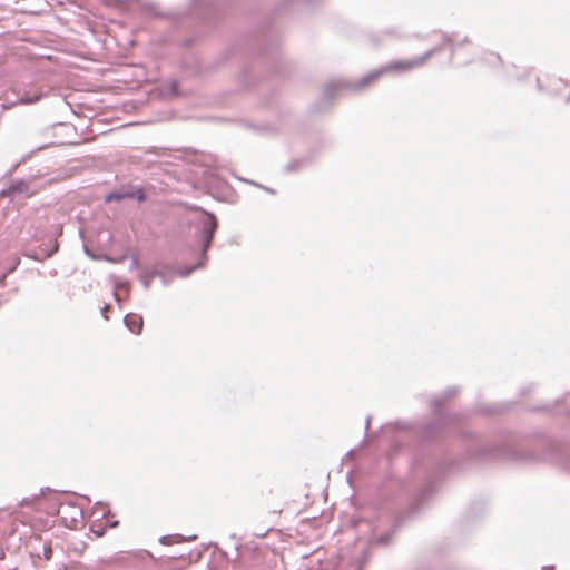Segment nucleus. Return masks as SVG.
I'll return each mask as SVG.
<instances>
[{"label":"nucleus","mask_w":570,"mask_h":570,"mask_svg":"<svg viewBox=\"0 0 570 570\" xmlns=\"http://www.w3.org/2000/svg\"><path fill=\"white\" fill-rule=\"evenodd\" d=\"M502 460L517 464L549 462L570 473V449L560 446L549 435L541 433L529 436L522 433L503 431L492 439L469 433L464 443V454L438 448L424 451L411 464L409 482L391 481L379 494V508L390 510L395 500V491L412 493V502L406 518L420 513L438 490V482L448 475L462 471L468 465Z\"/></svg>","instance_id":"f257e3e1"},{"label":"nucleus","mask_w":570,"mask_h":570,"mask_svg":"<svg viewBox=\"0 0 570 570\" xmlns=\"http://www.w3.org/2000/svg\"><path fill=\"white\" fill-rule=\"evenodd\" d=\"M460 393L459 386H449L443 394L435 396L432 401L434 420L424 424H414L403 421L387 423L384 428L387 430H400L420 444H424L439 439L444 432L456 430L463 422V417L456 413H448L444 411V404Z\"/></svg>","instance_id":"f03ea898"},{"label":"nucleus","mask_w":570,"mask_h":570,"mask_svg":"<svg viewBox=\"0 0 570 570\" xmlns=\"http://www.w3.org/2000/svg\"><path fill=\"white\" fill-rule=\"evenodd\" d=\"M382 73H366L356 82L332 80L324 86L322 97L313 102L309 111L313 115H321L331 110L334 101L347 92H362L377 81Z\"/></svg>","instance_id":"7ed1b4c3"},{"label":"nucleus","mask_w":570,"mask_h":570,"mask_svg":"<svg viewBox=\"0 0 570 570\" xmlns=\"http://www.w3.org/2000/svg\"><path fill=\"white\" fill-rule=\"evenodd\" d=\"M517 82L541 92L570 99V79L558 73H520Z\"/></svg>","instance_id":"20e7f679"},{"label":"nucleus","mask_w":570,"mask_h":570,"mask_svg":"<svg viewBox=\"0 0 570 570\" xmlns=\"http://www.w3.org/2000/svg\"><path fill=\"white\" fill-rule=\"evenodd\" d=\"M218 229V219L212 212L202 210V216L195 224V239L199 245L198 266L205 267L208 261V250L212 247Z\"/></svg>","instance_id":"39448f33"},{"label":"nucleus","mask_w":570,"mask_h":570,"mask_svg":"<svg viewBox=\"0 0 570 570\" xmlns=\"http://www.w3.org/2000/svg\"><path fill=\"white\" fill-rule=\"evenodd\" d=\"M37 193L36 176L30 175L27 178L12 179L9 185L0 191V195L16 199L18 197L30 198Z\"/></svg>","instance_id":"423d86ee"},{"label":"nucleus","mask_w":570,"mask_h":570,"mask_svg":"<svg viewBox=\"0 0 570 570\" xmlns=\"http://www.w3.org/2000/svg\"><path fill=\"white\" fill-rule=\"evenodd\" d=\"M198 268H203V266H198V262L195 265H187L184 267H177L175 264L170 263H158L157 266L151 271V276H168L170 278L178 276L186 278Z\"/></svg>","instance_id":"0eeeda50"},{"label":"nucleus","mask_w":570,"mask_h":570,"mask_svg":"<svg viewBox=\"0 0 570 570\" xmlns=\"http://www.w3.org/2000/svg\"><path fill=\"white\" fill-rule=\"evenodd\" d=\"M392 511H393L392 525L386 531L374 535L370 540V546L387 547L392 543L393 538L396 534V532L399 531V529L402 527L403 519H404L402 513L395 511L394 509H392Z\"/></svg>","instance_id":"6e6552de"},{"label":"nucleus","mask_w":570,"mask_h":570,"mask_svg":"<svg viewBox=\"0 0 570 570\" xmlns=\"http://www.w3.org/2000/svg\"><path fill=\"white\" fill-rule=\"evenodd\" d=\"M58 250L59 243L56 238H52L48 243L42 242L37 247L24 249L22 254L33 261L43 262L45 259L51 258Z\"/></svg>","instance_id":"1a4fd4ad"},{"label":"nucleus","mask_w":570,"mask_h":570,"mask_svg":"<svg viewBox=\"0 0 570 570\" xmlns=\"http://www.w3.org/2000/svg\"><path fill=\"white\" fill-rule=\"evenodd\" d=\"M56 88L53 86H47L46 88L41 87L37 91L26 90L19 98L21 104L30 105L39 101L43 97H47L51 91H55Z\"/></svg>","instance_id":"9d476101"},{"label":"nucleus","mask_w":570,"mask_h":570,"mask_svg":"<svg viewBox=\"0 0 570 570\" xmlns=\"http://www.w3.org/2000/svg\"><path fill=\"white\" fill-rule=\"evenodd\" d=\"M69 511L70 519L72 522H77L78 518L82 517V509L72 502H66V501H58L57 502V513L61 515L62 519H67V510Z\"/></svg>","instance_id":"9b49d317"},{"label":"nucleus","mask_w":570,"mask_h":570,"mask_svg":"<svg viewBox=\"0 0 570 570\" xmlns=\"http://www.w3.org/2000/svg\"><path fill=\"white\" fill-rule=\"evenodd\" d=\"M515 405L517 402L514 401H504L497 402L487 406H480L478 410L483 414H500L513 410Z\"/></svg>","instance_id":"f8f14e48"},{"label":"nucleus","mask_w":570,"mask_h":570,"mask_svg":"<svg viewBox=\"0 0 570 570\" xmlns=\"http://www.w3.org/2000/svg\"><path fill=\"white\" fill-rule=\"evenodd\" d=\"M124 324L132 334L138 335L142 331L144 320L138 314L128 313L124 317Z\"/></svg>","instance_id":"ddd939ff"},{"label":"nucleus","mask_w":570,"mask_h":570,"mask_svg":"<svg viewBox=\"0 0 570 570\" xmlns=\"http://www.w3.org/2000/svg\"><path fill=\"white\" fill-rule=\"evenodd\" d=\"M125 199H136L139 203H144L147 199V193L145 188L136 185H129L126 189H122Z\"/></svg>","instance_id":"4468645a"},{"label":"nucleus","mask_w":570,"mask_h":570,"mask_svg":"<svg viewBox=\"0 0 570 570\" xmlns=\"http://www.w3.org/2000/svg\"><path fill=\"white\" fill-rule=\"evenodd\" d=\"M314 156H305L302 158L292 159L285 167L284 173L285 174H292L299 171L305 166L309 165L314 160Z\"/></svg>","instance_id":"2eb2a0df"},{"label":"nucleus","mask_w":570,"mask_h":570,"mask_svg":"<svg viewBox=\"0 0 570 570\" xmlns=\"http://www.w3.org/2000/svg\"><path fill=\"white\" fill-rule=\"evenodd\" d=\"M49 145H41V146H38L37 148H35L33 150L27 153L26 155H23L21 157V159L19 161H17L16 164H13L7 171L6 174L3 175V178H7V177H10L13 175V173L24 163H27L37 151H40L45 148H47Z\"/></svg>","instance_id":"dca6fc26"},{"label":"nucleus","mask_w":570,"mask_h":570,"mask_svg":"<svg viewBox=\"0 0 570 570\" xmlns=\"http://www.w3.org/2000/svg\"><path fill=\"white\" fill-rule=\"evenodd\" d=\"M124 199H125V197H124L122 190H112L105 196L106 203H111L114 200L121 202Z\"/></svg>","instance_id":"f3484780"},{"label":"nucleus","mask_w":570,"mask_h":570,"mask_svg":"<svg viewBox=\"0 0 570 570\" xmlns=\"http://www.w3.org/2000/svg\"><path fill=\"white\" fill-rule=\"evenodd\" d=\"M175 541H183V537L180 534H166L159 538V542L164 546L171 544Z\"/></svg>","instance_id":"a211bd4d"},{"label":"nucleus","mask_w":570,"mask_h":570,"mask_svg":"<svg viewBox=\"0 0 570 570\" xmlns=\"http://www.w3.org/2000/svg\"><path fill=\"white\" fill-rule=\"evenodd\" d=\"M165 92L171 97L178 96L179 95L178 82L175 80L168 82V85L166 86Z\"/></svg>","instance_id":"6ab92c4d"},{"label":"nucleus","mask_w":570,"mask_h":570,"mask_svg":"<svg viewBox=\"0 0 570 570\" xmlns=\"http://www.w3.org/2000/svg\"><path fill=\"white\" fill-rule=\"evenodd\" d=\"M156 276H151V271L150 272H145V273H141L140 274V281L144 285V287L146 289H149L150 287V284H151V281L155 278Z\"/></svg>","instance_id":"aec40b11"},{"label":"nucleus","mask_w":570,"mask_h":570,"mask_svg":"<svg viewBox=\"0 0 570 570\" xmlns=\"http://www.w3.org/2000/svg\"><path fill=\"white\" fill-rule=\"evenodd\" d=\"M537 386L538 385L535 383H528L519 390V395L525 396L528 394H531L537 390Z\"/></svg>","instance_id":"412c9836"},{"label":"nucleus","mask_w":570,"mask_h":570,"mask_svg":"<svg viewBox=\"0 0 570 570\" xmlns=\"http://www.w3.org/2000/svg\"><path fill=\"white\" fill-rule=\"evenodd\" d=\"M402 448H403V441L399 438L393 439L391 442V455H393L394 453L400 451Z\"/></svg>","instance_id":"4be33fe9"},{"label":"nucleus","mask_w":570,"mask_h":570,"mask_svg":"<svg viewBox=\"0 0 570 570\" xmlns=\"http://www.w3.org/2000/svg\"><path fill=\"white\" fill-rule=\"evenodd\" d=\"M42 558L45 560H50L52 558V548L50 544L45 543L42 546Z\"/></svg>","instance_id":"5701e85b"},{"label":"nucleus","mask_w":570,"mask_h":570,"mask_svg":"<svg viewBox=\"0 0 570 570\" xmlns=\"http://www.w3.org/2000/svg\"><path fill=\"white\" fill-rule=\"evenodd\" d=\"M19 264H20V258L18 256H16L13 259V263L7 268V271L3 274H7V276L9 274H12L17 269Z\"/></svg>","instance_id":"b1692460"},{"label":"nucleus","mask_w":570,"mask_h":570,"mask_svg":"<svg viewBox=\"0 0 570 570\" xmlns=\"http://www.w3.org/2000/svg\"><path fill=\"white\" fill-rule=\"evenodd\" d=\"M38 499H39V495H33V497H31V498H23V499L21 500V503H20V504H21L22 507H29V505H31V504H32L36 500H38Z\"/></svg>","instance_id":"393cba45"},{"label":"nucleus","mask_w":570,"mask_h":570,"mask_svg":"<svg viewBox=\"0 0 570 570\" xmlns=\"http://www.w3.org/2000/svg\"><path fill=\"white\" fill-rule=\"evenodd\" d=\"M159 278H160L161 284H163L164 286H168V285H170V283H171V281H173V278H170V277H168V276H163V277H159Z\"/></svg>","instance_id":"a878e982"},{"label":"nucleus","mask_w":570,"mask_h":570,"mask_svg":"<svg viewBox=\"0 0 570 570\" xmlns=\"http://www.w3.org/2000/svg\"><path fill=\"white\" fill-rule=\"evenodd\" d=\"M108 308H110V305L109 304H106L102 308H101V315L105 320H108V315H107V311Z\"/></svg>","instance_id":"bb28decb"},{"label":"nucleus","mask_w":570,"mask_h":570,"mask_svg":"<svg viewBox=\"0 0 570 570\" xmlns=\"http://www.w3.org/2000/svg\"><path fill=\"white\" fill-rule=\"evenodd\" d=\"M138 266H139V262H138V259L134 256V257L131 258L130 269L138 268Z\"/></svg>","instance_id":"cd10ccee"},{"label":"nucleus","mask_w":570,"mask_h":570,"mask_svg":"<svg viewBox=\"0 0 570 570\" xmlns=\"http://www.w3.org/2000/svg\"><path fill=\"white\" fill-rule=\"evenodd\" d=\"M254 73H248V72H245V73H240L242 76V82H245L248 78H250V76H253Z\"/></svg>","instance_id":"c85d7f7f"},{"label":"nucleus","mask_w":570,"mask_h":570,"mask_svg":"<svg viewBox=\"0 0 570 570\" xmlns=\"http://www.w3.org/2000/svg\"><path fill=\"white\" fill-rule=\"evenodd\" d=\"M83 252L87 256L95 258V256L91 254L90 249L88 248V246L86 244L83 245Z\"/></svg>","instance_id":"c756f323"},{"label":"nucleus","mask_w":570,"mask_h":570,"mask_svg":"<svg viewBox=\"0 0 570 570\" xmlns=\"http://www.w3.org/2000/svg\"><path fill=\"white\" fill-rule=\"evenodd\" d=\"M417 66H419V65L416 63V61H413V62H410V63H407V65L402 66V68H407V69H410V68H416Z\"/></svg>","instance_id":"7c9ffc66"},{"label":"nucleus","mask_w":570,"mask_h":570,"mask_svg":"<svg viewBox=\"0 0 570 570\" xmlns=\"http://www.w3.org/2000/svg\"><path fill=\"white\" fill-rule=\"evenodd\" d=\"M6 278H7V274H2L0 276V287H3L6 285Z\"/></svg>","instance_id":"2f4dec72"},{"label":"nucleus","mask_w":570,"mask_h":570,"mask_svg":"<svg viewBox=\"0 0 570 570\" xmlns=\"http://www.w3.org/2000/svg\"><path fill=\"white\" fill-rule=\"evenodd\" d=\"M370 423H371V416H367L366 420H365V431L366 432L370 429Z\"/></svg>","instance_id":"473e14b6"},{"label":"nucleus","mask_w":570,"mask_h":570,"mask_svg":"<svg viewBox=\"0 0 570 570\" xmlns=\"http://www.w3.org/2000/svg\"><path fill=\"white\" fill-rule=\"evenodd\" d=\"M255 185H256V186H258V187H261V188H263V189H265L266 191H268V193H271V194H274V193H275V191H274V189H271V188H268V187H263V186H261V185H258V184H255Z\"/></svg>","instance_id":"72a5a7b5"},{"label":"nucleus","mask_w":570,"mask_h":570,"mask_svg":"<svg viewBox=\"0 0 570 570\" xmlns=\"http://www.w3.org/2000/svg\"><path fill=\"white\" fill-rule=\"evenodd\" d=\"M354 452H355V449H351V450H348V451H347V453H346V456H347V458L353 456Z\"/></svg>","instance_id":"f704fd0d"},{"label":"nucleus","mask_w":570,"mask_h":570,"mask_svg":"<svg viewBox=\"0 0 570 570\" xmlns=\"http://www.w3.org/2000/svg\"><path fill=\"white\" fill-rule=\"evenodd\" d=\"M46 491H48V492H49V491H51V489H50L49 487H46L45 489L42 488V489L40 490V495H43Z\"/></svg>","instance_id":"c9c22d12"},{"label":"nucleus","mask_w":570,"mask_h":570,"mask_svg":"<svg viewBox=\"0 0 570 570\" xmlns=\"http://www.w3.org/2000/svg\"><path fill=\"white\" fill-rule=\"evenodd\" d=\"M157 150H158V148L153 147L147 153H155V154L159 155V153Z\"/></svg>","instance_id":"e433bc0d"},{"label":"nucleus","mask_w":570,"mask_h":570,"mask_svg":"<svg viewBox=\"0 0 570 570\" xmlns=\"http://www.w3.org/2000/svg\"><path fill=\"white\" fill-rule=\"evenodd\" d=\"M121 287H124L126 291H128V286H127V284H126V283H125V284H122V285L117 284V286H116V288H121Z\"/></svg>","instance_id":"4c0bfd02"},{"label":"nucleus","mask_w":570,"mask_h":570,"mask_svg":"<svg viewBox=\"0 0 570 570\" xmlns=\"http://www.w3.org/2000/svg\"><path fill=\"white\" fill-rule=\"evenodd\" d=\"M114 296H115V299H116L118 303H120V296H119V294H118L116 291L114 292Z\"/></svg>","instance_id":"58836bf2"},{"label":"nucleus","mask_w":570,"mask_h":570,"mask_svg":"<svg viewBox=\"0 0 570 570\" xmlns=\"http://www.w3.org/2000/svg\"><path fill=\"white\" fill-rule=\"evenodd\" d=\"M4 557H6L4 551H3V550H0V560H3V559H4Z\"/></svg>","instance_id":"ea45409f"},{"label":"nucleus","mask_w":570,"mask_h":570,"mask_svg":"<svg viewBox=\"0 0 570 570\" xmlns=\"http://www.w3.org/2000/svg\"><path fill=\"white\" fill-rule=\"evenodd\" d=\"M553 568H554L553 566H544L542 569H543V570H551V569H553Z\"/></svg>","instance_id":"a19ab883"},{"label":"nucleus","mask_w":570,"mask_h":570,"mask_svg":"<svg viewBox=\"0 0 570 570\" xmlns=\"http://www.w3.org/2000/svg\"><path fill=\"white\" fill-rule=\"evenodd\" d=\"M118 523H119L118 521H114V522H111V523H110V527H111V528H115V527H117V525H118Z\"/></svg>","instance_id":"79ce46f5"},{"label":"nucleus","mask_w":570,"mask_h":570,"mask_svg":"<svg viewBox=\"0 0 570 570\" xmlns=\"http://www.w3.org/2000/svg\"><path fill=\"white\" fill-rule=\"evenodd\" d=\"M353 570H362V566L361 564L355 566Z\"/></svg>","instance_id":"37998d69"},{"label":"nucleus","mask_w":570,"mask_h":570,"mask_svg":"<svg viewBox=\"0 0 570 570\" xmlns=\"http://www.w3.org/2000/svg\"><path fill=\"white\" fill-rule=\"evenodd\" d=\"M57 234H58V235H61V234H62V227H61V226L58 228V233H57Z\"/></svg>","instance_id":"c03bdc74"}]
</instances>
